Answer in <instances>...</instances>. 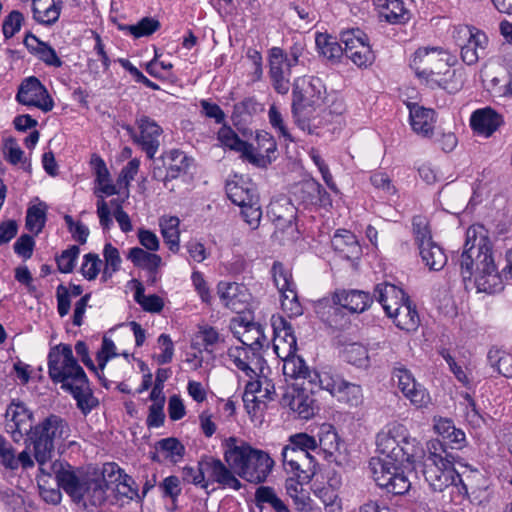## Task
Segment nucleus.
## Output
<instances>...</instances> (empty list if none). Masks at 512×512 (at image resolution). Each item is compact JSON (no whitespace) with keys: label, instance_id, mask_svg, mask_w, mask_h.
<instances>
[{"label":"nucleus","instance_id":"9","mask_svg":"<svg viewBox=\"0 0 512 512\" xmlns=\"http://www.w3.org/2000/svg\"><path fill=\"white\" fill-rule=\"evenodd\" d=\"M313 457L305 454L304 458H290V498L293 499L296 510L309 512L312 510V500L308 486L313 475Z\"/></svg>","mask_w":512,"mask_h":512},{"label":"nucleus","instance_id":"59","mask_svg":"<svg viewBox=\"0 0 512 512\" xmlns=\"http://www.w3.org/2000/svg\"><path fill=\"white\" fill-rule=\"evenodd\" d=\"M48 478L46 475L40 476L38 478V487L41 498L48 504L58 505L62 500V494L60 492V487L56 483L55 487H50L48 485Z\"/></svg>","mask_w":512,"mask_h":512},{"label":"nucleus","instance_id":"15","mask_svg":"<svg viewBox=\"0 0 512 512\" xmlns=\"http://www.w3.org/2000/svg\"><path fill=\"white\" fill-rule=\"evenodd\" d=\"M392 379L403 395L417 408L428 406L431 401L426 388L418 383L413 374L403 366L395 367Z\"/></svg>","mask_w":512,"mask_h":512},{"label":"nucleus","instance_id":"42","mask_svg":"<svg viewBox=\"0 0 512 512\" xmlns=\"http://www.w3.org/2000/svg\"><path fill=\"white\" fill-rule=\"evenodd\" d=\"M284 61V54L280 48H272L269 57L270 76L273 81L274 88L279 93H286V88L283 83V70L282 63Z\"/></svg>","mask_w":512,"mask_h":512},{"label":"nucleus","instance_id":"34","mask_svg":"<svg viewBox=\"0 0 512 512\" xmlns=\"http://www.w3.org/2000/svg\"><path fill=\"white\" fill-rule=\"evenodd\" d=\"M381 17L389 23H404L409 19L408 11L402 0H374Z\"/></svg>","mask_w":512,"mask_h":512},{"label":"nucleus","instance_id":"41","mask_svg":"<svg viewBox=\"0 0 512 512\" xmlns=\"http://www.w3.org/2000/svg\"><path fill=\"white\" fill-rule=\"evenodd\" d=\"M263 140H266L267 142V145L262 144V147L265 149L266 156L255 153L254 147L252 144H249L248 151L242 152L241 157L257 167H266L272 160L271 154L275 152L276 144L267 133L263 135Z\"/></svg>","mask_w":512,"mask_h":512},{"label":"nucleus","instance_id":"3","mask_svg":"<svg viewBox=\"0 0 512 512\" xmlns=\"http://www.w3.org/2000/svg\"><path fill=\"white\" fill-rule=\"evenodd\" d=\"M225 461L238 476L251 483H262L270 474L274 461L268 453L245 441L230 437L226 442Z\"/></svg>","mask_w":512,"mask_h":512},{"label":"nucleus","instance_id":"21","mask_svg":"<svg viewBox=\"0 0 512 512\" xmlns=\"http://www.w3.org/2000/svg\"><path fill=\"white\" fill-rule=\"evenodd\" d=\"M107 485L104 479L86 478L82 484L80 496L73 500L78 506L92 511L106 501Z\"/></svg>","mask_w":512,"mask_h":512},{"label":"nucleus","instance_id":"50","mask_svg":"<svg viewBox=\"0 0 512 512\" xmlns=\"http://www.w3.org/2000/svg\"><path fill=\"white\" fill-rule=\"evenodd\" d=\"M160 22L152 17H144L135 25H126L122 30L128 31L135 38L147 37L152 35L160 28Z\"/></svg>","mask_w":512,"mask_h":512},{"label":"nucleus","instance_id":"33","mask_svg":"<svg viewBox=\"0 0 512 512\" xmlns=\"http://www.w3.org/2000/svg\"><path fill=\"white\" fill-rule=\"evenodd\" d=\"M290 337L292 338V342L290 343V364L292 365L290 379L293 380L292 383L308 385V381L312 380L315 371L310 369L302 356L295 353L297 350L296 338L291 332Z\"/></svg>","mask_w":512,"mask_h":512},{"label":"nucleus","instance_id":"24","mask_svg":"<svg viewBox=\"0 0 512 512\" xmlns=\"http://www.w3.org/2000/svg\"><path fill=\"white\" fill-rule=\"evenodd\" d=\"M333 303L352 313H362L373 303V297L362 290H338L333 294Z\"/></svg>","mask_w":512,"mask_h":512},{"label":"nucleus","instance_id":"4","mask_svg":"<svg viewBox=\"0 0 512 512\" xmlns=\"http://www.w3.org/2000/svg\"><path fill=\"white\" fill-rule=\"evenodd\" d=\"M70 431L68 422L56 414H50L34 425L25 443L28 448L32 446L40 472H45V466L51 461L55 449L69 438Z\"/></svg>","mask_w":512,"mask_h":512},{"label":"nucleus","instance_id":"5","mask_svg":"<svg viewBox=\"0 0 512 512\" xmlns=\"http://www.w3.org/2000/svg\"><path fill=\"white\" fill-rule=\"evenodd\" d=\"M449 60V53L441 47H422L414 53L410 66L431 88L452 91L457 89L452 83L456 72L450 69Z\"/></svg>","mask_w":512,"mask_h":512},{"label":"nucleus","instance_id":"8","mask_svg":"<svg viewBox=\"0 0 512 512\" xmlns=\"http://www.w3.org/2000/svg\"><path fill=\"white\" fill-rule=\"evenodd\" d=\"M224 487L235 490L241 488V482L234 476L233 472L224 463L213 457L202 458L196 467L185 466L182 469V480L189 484L207 488L208 482L205 475Z\"/></svg>","mask_w":512,"mask_h":512},{"label":"nucleus","instance_id":"62","mask_svg":"<svg viewBox=\"0 0 512 512\" xmlns=\"http://www.w3.org/2000/svg\"><path fill=\"white\" fill-rule=\"evenodd\" d=\"M158 489L163 498H169L175 504L182 491L180 479L174 475L168 476L159 483Z\"/></svg>","mask_w":512,"mask_h":512},{"label":"nucleus","instance_id":"44","mask_svg":"<svg viewBox=\"0 0 512 512\" xmlns=\"http://www.w3.org/2000/svg\"><path fill=\"white\" fill-rule=\"evenodd\" d=\"M480 476L478 472L473 475H467L465 479L460 475L446 490L450 501L455 504H461L469 496V490L472 489V479Z\"/></svg>","mask_w":512,"mask_h":512},{"label":"nucleus","instance_id":"7","mask_svg":"<svg viewBox=\"0 0 512 512\" xmlns=\"http://www.w3.org/2000/svg\"><path fill=\"white\" fill-rule=\"evenodd\" d=\"M322 83L319 78L303 76L296 78L293 83V114L300 129L310 127V118L315 107L320 104Z\"/></svg>","mask_w":512,"mask_h":512},{"label":"nucleus","instance_id":"49","mask_svg":"<svg viewBox=\"0 0 512 512\" xmlns=\"http://www.w3.org/2000/svg\"><path fill=\"white\" fill-rule=\"evenodd\" d=\"M227 355L234 365L248 377L253 378V376L256 375L254 369L249 365L250 355L245 347H230L227 351Z\"/></svg>","mask_w":512,"mask_h":512},{"label":"nucleus","instance_id":"56","mask_svg":"<svg viewBox=\"0 0 512 512\" xmlns=\"http://www.w3.org/2000/svg\"><path fill=\"white\" fill-rule=\"evenodd\" d=\"M115 481L117 484L114 491L118 498L132 500L138 496L137 489L133 487L134 480L129 475L122 473L120 469Z\"/></svg>","mask_w":512,"mask_h":512},{"label":"nucleus","instance_id":"10","mask_svg":"<svg viewBox=\"0 0 512 512\" xmlns=\"http://www.w3.org/2000/svg\"><path fill=\"white\" fill-rule=\"evenodd\" d=\"M48 374L54 383H61L64 388L84 376L85 372L74 358L71 346L59 344L48 354Z\"/></svg>","mask_w":512,"mask_h":512},{"label":"nucleus","instance_id":"47","mask_svg":"<svg viewBox=\"0 0 512 512\" xmlns=\"http://www.w3.org/2000/svg\"><path fill=\"white\" fill-rule=\"evenodd\" d=\"M156 448L165 453V457L173 463L179 462L184 454V445L174 437L164 438L156 443Z\"/></svg>","mask_w":512,"mask_h":512},{"label":"nucleus","instance_id":"61","mask_svg":"<svg viewBox=\"0 0 512 512\" xmlns=\"http://www.w3.org/2000/svg\"><path fill=\"white\" fill-rule=\"evenodd\" d=\"M339 399L345 401L350 406L357 407L363 402V394L361 386L345 381L340 389Z\"/></svg>","mask_w":512,"mask_h":512},{"label":"nucleus","instance_id":"64","mask_svg":"<svg viewBox=\"0 0 512 512\" xmlns=\"http://www.w3.org/2000/svg\"><path fill=\"white\" fill-rule=\"evenodd\" d=\"M79 253L80 249L76 245H72L68 249L64 250L61 255L56 258L59 271L62 273L72 272Z\"/></svg>","mask_w":512,"mask_h":512},{"label":"nucleus","instance_id":"12","mask_svg":"<svg viewBox=\"0 0 512 512\" xmlns=\"http://www.w3.org/2000/svg\"><path fill=\"white\" fill-rule=\"evenodd\" d=\"M5 418L6 431L14 442H20L24 436L29 438L34 427V416L23 402L13 400L6 409Z\"/></svg>","mask_w":512,"mask_h":512},{"label":"nucleus","instance_id":"2","mask_svg":"<svg viewBox=\"0 0 512 512\" xmlns=\"http://www.w3.org/2000/svg\"><path fill=\"white\" fill-rule=\"evenodd\" d=\"M457 262L464 281L471 280L474 275L479 292H500L504 280L512 278V249L506 252V266L499 272L492 244L482 225H472L467 229L464 248Z\"/></svg>","mask_w":512,"mask_h":512},{"label":"nucleus","instance_id":"52","mask_svg":"<svg viewBox=\"0 0 512 512\" xmlns=\"http://www.w3.org/2000/svg\"><path fill=\"white\" fill-rule=\"evenodd\" d=\"M412 230L418 249L433 242L429 222L426 217L416 215L412 219Z\"/></svg>","mask_w":512,"mask_h":512},{"label":"nucleus","instance_id":"19","mask_svg":"<svg viewBox=\"0 0 512 512\" xmlns=\"http://www.w3.org/2000/svg\"><path fill=\"white\" fill-rule=\"evenodd\" d=\"M136 125L139 130L136 144L141 147L149 159H153L159 149V137L163 130L153 119L146 115L137 117Z\"/></svg>","mask_w":512,"mask_h":512},{"label":"nucleus","instance_id":"16","mask_svg":"<svg viewBox=\"0 0 512 512\" xmlns=\"http://www.w3.org/2000/svg\"><path fill=\"white\" fill-rule=\"evenodd\" d=\"M312 380L308 385L300 383H291L292 392L290 393V411L295 413L299 419L309 420L319 411V406L314 397Z\"/></svg>","mask_w":512,"mask_h":512},{"label":"nucleus","instance_id":"39","mask_svg":"<svg viewBox=\"0 0 512 512\" xmlns=\"http://www.w3.org/2000/svg\"><path fill=\"white\" fill-rule=\"evenodd\" d=\"M315 42L319 52L332 62L339 61L343 54H345L344 47L336 41V38L328 34H317Z\"/></svg>","mask_w":512,"mask_h":512},{"label":"nucleus","instance_id":"57","mask_svg":"<svg viewBox=\"0 0 512 512\" xmlns=\"http://www.w3.org/2000/svg\"><path fill=\"white\" fill-rule=\"evenodd\" d=\"M443 450V454H455L454 450H460L464 447L466 438L465 433L457 428H454L450 430V433L446 435V438L444 440H437ZM456 455H458L456 453Z\"/></svg>","mask_w":512,"mask_h":512},{"label":"nucleus","instance_id":"11","mask_svg":"<svg viewBox=\"0 0 512 512\" xmlns=\"http://www.w3.org/2000/svg\"><path fill=\"white\" fill-rule=\"evenodd\" d=\"M453 38L461 49L462 61L467 65H474L486 56L489 39L482 30L468 25L457 26Z\"/></svg>","mask_w":512,"mask_h":512},{"label":"nucleus","instance_id":"13","mask_svg":"<svg viewBox=\"0 0 512 512\" xmlns=\"http://www.w3.org/2000/svg\"><path fill=\"white\" fill-rule=\"evenodd\" d=\"M341 42L344 44L345 55L358 67L371 65L375 56L367 42L366 34L356 28L341 33Z\"/></svg>","mask_w":512,"mask_h":512},{"label":"nucleus","instance_id":"14","mask_svg":"<svg viewBox=\"0 0 512 512\" xmlns=\"http://www.w3.org/2000/svg\"><path fill=\"white\" fill-rule=\"evenodd\" d=\"M230 330L244 346L252 350L253 355L263 347L266 341L261 324L253 322L247 315H237L232 318Z\"/></svg>","mask_w":512,"mask_h":512},{"label":"nucleus","instance_id":"27","mask_svg":"<svg viewBox=\"0 0 512 512\" xmlns=\"http://www.w3.org/2000/svg\"><path fill=\"white\" fill-rule=\"evenodd\" d=\"M69 391L77 402V407L81 412L88 414L97 404V399L93 396L89 387V381L86 374L77 378L74 382L63 388Z\"/></svg>","mask_w":512,"mask_h":512},{"label":"nucleus","instance_id":"48","mask_svg":"<svg viewBox=\"0 0 512 512\" xmlns=\"http://www.w3.org/2000/svg\"><path fill=\"white\" fill-rule=\"evenodd\" d=\"M46 206L44 204L34 205L27 210L26 228L38 235L45 226Z\"/></svg>","mask_w":512,"mask_h":512},{"label":"nucleus","instance_id":"22","mask_svg":"<svg viewBox=\"0 0 512 512\" xmlns=\"http://www.w3.org/2000/svg\"><path fill=\"white\" fill-rule=\"evenodd\" d=\"M0 465L7 470L15 471L19 468L30 469L34 467L35 463L27 445L23 451L16 454L12 444L0 435Z\"/></svg>","mask_w":512,"mask_h":512},{"label":"nucleus","instance_id":"31","mask_svg":"<svg viewBox=\"0 0 512 512\" xmlns=\"http://www.w3.org/2000/svg\"><path fill=\"white\" fill-rule=\"evenodd\" d=\"M394 323L398 328L405 331H414L417 329L420 319L416 307L412 304L409 297L391 312Z\"/></svg>","mask_w":512,"mask_h":512},{"label":"nucleus","instance_id":"54","mask_svg":"<svg viewBox=\"0 0 512 512\" xmlns=\"http://www.w3.org/2000/svg\"><path fill=\"white\" fill-rule=\"evenodd\" d=\"M135 301L145 310L152 313H158L163 309V300L156 294L144 295V287L139 283L135 295Z\"/></svg>","mask_w":512,"mask_h":512},{"label":"nucleus","instance_id":"17","mask_svg":"<svg viewBox=\"0 0 512 512\" xmlns=\"http://www.w3.org/2000/svg\"><path fill=\"white\" fill-rule=\"evenodd\" d=\"M48 478L54 475L58 487L62 488L72 500L80 496L82 484L86 478L79 477L74 468L62 461H55L45 466V472H41Z\"/></svg>","mask_w":512,"mask_h":512},{"label":"nucleus","instance_id":"35","mask_svg":"<svg viewBox=\"0 0 512 512\" xmlns=\"http://www.w3.org/2000/svg\"><path fill=\"white\" fill-rule=\"evenodd\" d=\"M127 258L134 266L146 269L150 274L155 275L162 264V258L139 247H133L129 250Z\"/></svg>","mask_w":512,"mask_h":512},{"label":"nucleus","instance_id":"36","mask_svg":"<svg viewBox=\"0 0 512 512\" xmlns=\"http://www.w3.org/2000/svg\"><path fill=\"white\" fill-rule=\"evenodd\" d=\"M33 18L40 24L51 25L60 16V7L54 0H33Z\"/></svg>","mask_w":512,"mask_h":512},{"label":"nucleus","instance_id":"40","mask_svg":"<svg viewBox=\"0 0 512 512\" xmlns=\"http://www.w3.org/2000/svg\"><path fill=\"white\" fill-rule=\"evenodd\" d=\"M345 380L332 371H323L318 373L315 371L312 377L313 389L319 385L321 389L328 391L331 395L336 396L344 385Z\"/></svg>","mask_w":512,"mask_h":512},{"label":"nucleus","instance_id":"63","mask_svg":"<svg viewBox=\"0 0 512 512\" xmlns=\"http://www.w3.org/2000/svg\"><path fill=\"white\" fill-rule=\"evenodd\" d=\"M24 21L23 14L18 10L11 11L3 20L2 31L5 39L12 38L20 31Z\"/></svg>","mask_w":512,"mask_h":512},{"label":"nucleus","instance_id":"23","mask_svg":"<svg viewBox=\"0 0 512 512\" xmlns=\"http://www.w3.org/2000/svg\"><path fill=\"white\" fill-rule=\"evenodd\" d=\"M409 119L412 130L423 138H431L434 135L436 124V112L418 103H409Z\"/></svg>","mask_w":512,"mask_h":512},{"label":"nucleus","instance_id":"55","mask_svg":"<svg viewBox=\"0 0 512 512\" xmlns=\"http://www.w3.org/2000/svg\"><path fill=\"white\" fill-rule=\"evenodd\" d=\"M219 141L231 150L240 152H247L249 143L241 140L239 136L229 127H223L218 132Z\"/></svg>","mask_w":512,"mask_h":512},{"label":"nucleus","instance_id":"26","mask_svg":"<svg viewBox=\"0 0 512 512\" xmlns=\"http://www.w3.org/2000/svg\"><path fill=\"white\" fill-rule=\"evenodd\" d=\"M331 245L334 251L346 260H358L362 254V248L356 236L348 230H337Z\"/></svg>","mask_w":512,"mask_h":512},{"label":"nucleus","instance_id":"60","mask_svg":"<svg viewBox=\"0 0 512 512\" xmlns=\"http://www.w3.org/2000/svg\"><path fill=\"white\" fill-rule=\"evenodd\" d=\"M315 493L324 504L327 512L342 511L341 500L339 499L337 492L331 488V486L319 488Z\"/></svg>","mask_w":512,"mask_h":512},{"label":"nucleus","instance_id":"6","mask_svg":"<svg viewBox=\"0 0 512 512\" xmlns=\"http://www.w3.org/2000/svg\"><path fill=\"white\" fill-rule=\"evenodd\" d=\"M428 451L429 455L424 463V477L433 491L445 493L460 476L454 468L459 456L443 454L445 451L438 441H430Z\"/></svg>","mask_w":512,"mask_h":512},{"label":"nucleus","instance_id":"18","mask_svg":"<svg viewBox=\"0 0 512 512\" xmlns=\"http://www.w3.org/2000/svg\"><path fill=\"white\" fill-rule=\"evenodd\" d=\"M16 99L23 105L34 106L44 112H49L54 107L53 99L48 94L47 89L39 79L33 76L21 83Z\"/></svg>","mask_w":512,"mask_h":512},{"label":"nucleus","instance_id":"25","mask_svg":"<svg viewBox=\"0 0 512 512\" xmlns=\"http://www.w3.org/2000/svg\"><path fill=\"white\" fill-rule=\"evenodd\" d=\"M502 124V116L490 107L477 109L470 118L474 132L485 137H490Z\"/></svg>","mask_w":512,"mask_h":512},{"label":"nucleus","instance_id":"1","mask_svg":"<svg viewBox=\"0 0 512 512\" xmlns=\"http://www.w3.org/2000/svg\"><path fill=\"white\" fill-rule=\"evenodd\" d=\"M376 446L382 455L372 458L369 466L376 484L393 495H404L411 482L404 469H413L423 449L415 438L407 434L403 425L393 423L384 427L376 436Z\"/></svg>","mask_w":512,"mask_h":512},{"label":"nucleus","instance_id":"37","mask_svg":"<svg viewBox=\"0 0 512 512\" xmlns=\"http://www.w3.org/2000/svg\"><path fill=\"white\" fill-rule=\"evenodd\" d=\"M419 254L424 264L432 271H440L447 263L446 254L434 241L420 247Z\"/></svg>","mask_w":512,"mask_h":512},{"label":"nucleus","instance_id":"53","mask_svg":"<svg viewBox=\"0 0 512 512\" xmlns=\"http://www.w3.org/2000/svg\"><path fill=\"white\" fill-rule=\"evenodd\" d=\"M103 256L105 259V267L102 277L106 280L120 269L122 260L119 250L111 243L105 244L103 249Z\"/></svg>","mask_w":512,"mask_h":512},{"label":"nucleus","instance_id":"58","mask_svg":"<svg viewBox=\"0 0 512 512\" xmlns=\"http://www.w3.org/2000/svg\"><path fill=\"white\" fill-rule=\"evenodd\" d=\"M255 499L258 503H268L277 512H288V508L284 502L277 497L271 487L261 486L256 490Z\"/></svg>","mask_w":512,"mask_h":512},{"label":"nucleus","instance_id":"46","mask_svg":"<svg viewBox=\"0 0 512 512\" xmlns=\"http://www.w3.org/2000/svg\"><path fill=\"white\" fill-rule=\"evenodd\" d=\"M317 448V441L314 437L306 433H297L290 436V450L292 458H304L305 454H310L311 450Z\"/></svg>","mask_w":512,"mask_h":512},{"label":"nucleus","instance_id":"43","mask_svg":"<svg viewBox=\"0 0 512 512\" xmlns=\"http://www.w3.org/2000/svg\"><path fill=\"white\" fill-rule=\"evenodd\" d=\"M179 223L180 221L177 217L160 219L162 236L172 252H177L179 250Z\"/></svg>","mask_w":512,"mask_h":512},{"label":"nucleus","instance_id":"30","mask_svg":"<svg viewBox=\"0 0 512 512\" xmlns=\"http://www.w3.org/2000/svg\"><path fill=\"white\" fill-rule=\"evenodd\" d=\"M273 328V350L284 364L282 367L284 375L286 374V362L288 361V351H286V342L288 337V322L282 315H273L271 317Z\"/></svg>","mask_w":512,"mask_h":512},{"label":"nucleus","instance_id":"32","mask_svg":"<svg viewBox=\"0 0 512 512\" xmlns=\"http://www.w3.org/2000/svg\"><path fill=\"white\" fill-rule=\"evenodd\" d=\"M226 194L234 204L240 207L259 200L255 185L242 180L240 182L228 181L226 183Z\"/></svg>","mask_w":512,"mask_h":512},{"label":"nucleus","instance_id":"20","mask_svg":"<svg viewBox=\"0 0 512 512\" xmlns=\"http://www.w3.org/2000/svg\"><path fill=\"white\" fill-rule=\"evenodd\" d=\"M217 292L223 305L228 309L243 315L249 301L250 294L248 289L241 284L235 282H220L217 286Z\"/></svg>","mask_w":512,"mask_h":512},{"label":"nucleus","instance_id":"45","mask_svg":"<svg viewBox=\"0 0 512 512\" xmlns=\"http://www.w3.org/2000/svg\"><path fill=\"white\" fill-rule=\"evenodd\" d=\"M489 364L506 378H512V354L499 349H490L487 355Z\"/></svg>","mask_w":512,"mask_h":512},{"label":"nucleus","instance_id":"38","mask_svg":"<svg viewBox=\"0 0 512 512\" xmlns=\"http://www.w3.org/2000/svg\"><path fill=\"white\" fill-rule=\"evenodd\" d=\"M163 164L166 166V178L176 179L188 168V159L184 152L174 149L163 156Z\"/></svg>","mask_w":512,"mask_h":512},{"label":"nucleus","instance_id":"51","mask_svg":"<svg viewBox=\"0 0 512 512\" xmlns=\"http://www.w3.org/2000/svg\"><path fill=\"white\" fill-rule=\"evenodd\" d=\"M441 204L444 209L454 215L463 211L467 200V194L452 193L450 188H444L440 193Z\"/></svg>","mask_w":512,"mask_h":512},{"label":"nucleus","instance_id":"29","mask_svg":"<svg viewBox=\"0 0 512 512\" xmlns=\"http://www.w3.org/2000/svg\"><path fill=\"white\" fill-rule=\"evenodd\" d=\"M290 193L293 194L298 204L313 203L316 198L323 201L328 197L323 187L313 179H304L290 187Z\"/></svg>","mask_w":512,"mask_h":512},{"label":"nucleus","instance_id":"28","mask_svg":"<svg viewBox=\"0 0 512 512\" xmlns=\"http://www.w3.org/2000/svg\"><path fill=\"white\" fill-rule=\"evenodd\" d=\"M374 296L382 305L387 316H392V310L408 298L402 289L387 282L375 286Z\"/></svg>","mask_w":512,"mask_h":512}]
</instances>
